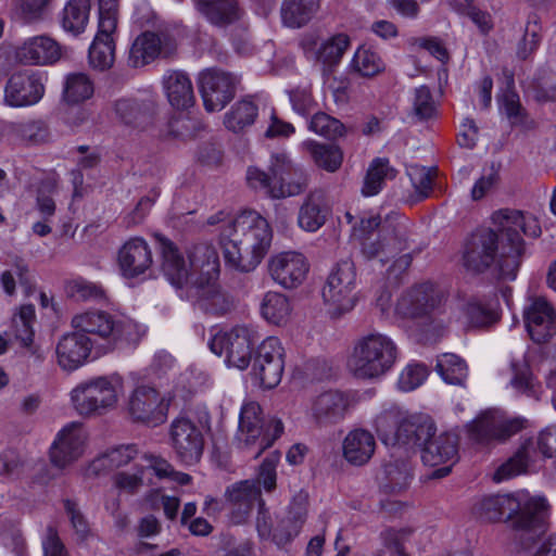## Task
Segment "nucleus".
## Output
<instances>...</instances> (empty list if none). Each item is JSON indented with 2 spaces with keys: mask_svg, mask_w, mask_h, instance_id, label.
Returning a JSON list of instances; mask_svg holds the SVG:
<instances>
[{
  "mask_svg": "<svg viewBox=\"0 0 556 556\" xmlns=\"http://www.w3.org/2000/svg\"><path fill=\"white\" fill-rule=\"evenodd\" d=\"M377 432L386 445L419 447L422 463L430 467L443 465L433 471L434 478L451 472L458 459V435L451 431L437 434L433 419H381Z\"/></svg>",
  "mask_w": 556,
  "mask_h": 556,
  "instance_id": "nucleus-1",
  "label": "nucleus"
},
{
  "mask_svg": "<svg viewBox=\"0 0 556 556\" xmlns=\"http://www.w3.org/2000/svg\"><path fill=\"white\" fill-rule=\"evenodd\" d=\"M268 222L256 212H243L225 224L220 244L228 265L242 273L254 270L267 254L271 243Z\"/></svg>",
  "mask_w": 556,
  "mask_h": 556,
  "instance_id": "nucleus-2",
  "label": "nucleus"
},
{
  "mask_svg": "<svg viewBox=\"0 0 556 556\" xmlns=\"http://www.w3.org/2000/svg\"><path fill=\"white\" fill-rule=\"evenodd\" d=\"M477 517L488 521L503 518L517 531L544 533L549 518V504L542 495H531L526 490L507 494H491L478 500L473 506Z\"/></svg>",
  "mask_w": 556,
  "mask_h": 556,
  "instance_id": "nucleus-3",
  "label": "nucleus"
},
{
  "mask_svg": "<svg viewBox=\"0 0 556 556\" xmlns=\"http://www.w3.org/2000/svg\"><path fill=\"white\" fill-rule=\"evenodd\" d=\"M492 220L501 232L500 271L504 277L515 279L525 252L520 236L536 238L541 235L539 222L531 215L510 208L500 210L492 215Z\"/></svg>",
  "mask_w": 556,
  "mask_h": 556,
  "instance_id": "nucleus-4",
  "label": "nucleus"
},
{
  "mask_svg": "<svg viewBox=\"0 0 556 556\" xmlns=\"http://www.w3.org/2000/svg\"><path fill=\"white\" fill-rule=\"evenodd\" d=\"M269 173L250 167L247 180L253 189L263 190L273 199H283L302 193L308 186L305 172L295 166L287 153L271 154Z\"/></svg>",
  "mask_w": 556,
  "mask_h": 556,
  "instance_id": "nucleus-5",
  "label": "nucleus"
},
{
  "mask_svg": "<svg viewBox=\"0 0 556 556\" xmlns=\"http://www.w3.org/2000/svg\"><path fill=\"white\" fill-rule=\"evenodd\" d=\"M397 354V346L390 337L371 332L356 341L348 367L359 379L379 378L394 366Z\"/></svg>",
  "mask_w": 556,
  "mask_h": 556,
  "instance_id": "nucleus-6",
  "label": "nucleus"
},
{
  "mask_svg": "<svg viewBox=\"0 0 556 556\" xmlns=\"http://www.w3.org/2000/svg\"><path fill=\"white\" fill-rule=\"evenodd\" d=\"M381 219L378 215L362 217L354 233L362 241V252L366 258H378L384 264L389 258L406 249V238L404 228L399 226L390 229L382 226L372 239L375 231L380 227Z\"/></svg>",
  "mask_w": 556,
  "mask_h": 556,
  "instance_id": "nucleus-7",
  "label": "nucleus"
},
{
  "mask_svg": "<svg viewBox=\"0 0 556 556\" xmlns=\"http://www.w3.org/2000/svg\"><path fill=\"white\" fill-rule=\"evenodd\" d=\"M257 332L249 326H236L229 331L215 333L208 342L211 351L225 355L228 365L238 369H245L252 355V346L258 340Z\"/></svg>",
  "mask_w": 556,
  "mask_h": 556,
  "instance_id": "nucleus-8",
  "label": "nucleus"
},
{
  "mask_svg": "<svg viewBox=\"0 0 556 556\" xmlns=\"http://www.w3.org/2000/svg\"><path fill=\"white\" fill-rule=\"evenodd\" d=\"M356 270L351 260L339 262L330 273L323 298L338 314L350 312L356 303Z\"/></svg>",
  "mask_w": 556,
  "mask_h": 556,
  "instance_id": "nucleus-9",
  "label": "nucleus"
},
{
  "mask_svg": "<svg viewBox=\"0 0 556 556\" xmlns=\"http://www.w3.org/2000/svg\"><path fill=\"white\" fill-rule=\"evenodd\" d=\"M89 434L79 421L65 425L56 434L49 448L51 464L64 469L79 460L87 451Z\"/></svg>",
  "mask_w": 556,
  "mask_h": 556,
  "instance_id": "nucleus-10",
  "label": "nucleus"
},
{
  "mask_svg": "<svg viewBox=\"0 0 556 556\" xmlns=\"http://www.w3.org/2000/svg\"><path fill=\"white\" fill-rule=\"evenodd\" d=\"M240 78L222 68H206L199 75V89L207 112L223 110L235 97Z\"/></svg>",
  "mask_w": 556,
  "mask_h": 556,
  "instance_id": "nucleus-11",
  "label": "nucleus"
},
{
  "mask_svg": "<svg viewBox=\"0 0 556 556\" xmlns=\"http://www.w3.org/2000/svg\"><path fill=\"white\" fill-rule=\"evenodd\" d=\"M444 302L443 292L433 283L416 285L404 292L397 301L396 313L414 320H433V314Z\"/></svg>",
  "mask_w": 556,
  "mask_h": 556,
  "instance_id": "nucleus-12",
  "label": "nucleus"
},
{
  "mask_svg": "<svg viewBox=\"0 0 556 556\" xmlns=\"http://www.w3.org/2000/svg\"><path fill=\"white\" fill-rule=\"evenodd\" d=\"M501 254V244L497 233L492 229H482L471 235L467 241L463 254L464 266L473 273H483L491 266L500 271L498 258Z\"/></svg>",
  "mask_w": 556,
  "mask_h": 556,
  "instance_id": "nucleus-13",
  "label": "nucleus"
},
{
  "mask_svg": "<svg viewBox=\"0 0 556 556\" xmlns=\"http://www.w3.org/2000/svg\"><path fill=\"white\" fill-rule=\"evenodd\" d=\"M45 94V75L38 71L13 73L4 87V103L12 108L38 103Z\"/></svg>",
  "mask_w": 556,
  "mask_h": 556,
  "instance_id": "nucleus-14",
  "label": "nucleus"
},
{
  "mask_svg": "<svg viewBox=\"0 0 556 556\" xmlns=\"http://www.w3.org/2000/svg\"><path fill=\"white\" fill-rule=\"evenodd\" d=\"M283 355V348L276 337H268L260 344L252 371L263 388L279 384L285 368Z\"/></svg>",
  "mask_w": 556,
  "mask_h": 556,
  "instance_id": "nucleus-15",
  "label": "nucleus"
},
{
  "mask_svg": "<svg viewBox=\"0 0 556 556\" xmlns=\"http://www.w3.org/2000/svg\"><path fill=\"white\" fill-rule=\"evenodd\" d=\"M283 429L280 419H239L237 438L244 447H256L254 457L257 458L282 434Z\"/></svg>",
  "mask_w": 556,
  "mask_h": 556,
  "instance_id": "nucleus-16",
  "label": "nucleus"
},
{
  "mask_svg": "<svg viewBox=\"0 0 556 556\" xmlns=\"http://www.w3.org/2000/svg\"><path fill=\"white\" fill-rule=\"evenodd\" d=\"M309 270L306 257L294 251L280 252L270 257L268 273L271 279L285 289L301 286Z\"/></svg>",
  "mask_w": 556,
  "mask_h": 556,
  "instance_id": "nucleus-17",
  "label": "nucleus"
},
{
  "mask_svg": "<svg viewBox=\"0 0 556 556\" xmlns=\"http://www.w3.org/2000/svg\"><path fill=\"white\" fill-rule=\"evenodd\" d=\"M170 439L176 456L182 464L194 465L201 459L204 439L191 419H175L170 427Z\"/></svg>",
  "mask_w": 556,
  "mask_h": 556,
  "instance_id": "nucleus-18",
  "label": "nucleus"
},
{
  "mask_svg": "<svg viewBox=\"0 0 556 556\" xmlns=\"http://www.w3.org/2000/svg\"><path fill=\"white\" fill-rule=\"evenodd\" d=\"M116 262L124 278H138L153 265L151 247L142 237L129 238L118 249Z\"/></svg>",
  "mask_w": 556,
  "mask_h": 556,
  "instance_id": "nucleus-19",
  "label": "nucleus"
},
{
  "mask_svg": "<svg viewBox=\"0 0 556 556\" xmlns=\"http://www.w3.org/2000/svg\"><path fill=\"white\" fill-rule=\"evenodd\" d=\"M530 338L536 343L547 342L556 332V311L544 296H532L523 312Z\"/></svg>",
  "mask_w": 556,
  "mask_h": 556,
  "instance_id": "nucleus-20",
  "label": "nucleus"
},
{
  "mask_svg": "<svg viewBox=\"0 0 556 556\" xmlns=\"http://www.w3.org/2000/svg\"><path fill=\"white\" fill-rule=\"evenodd\" d=\"M523 419H472L467 431L476 443L504 442L525 428Z\"/></svg>",
  "mask_w": 556,
  "mask_h": 556,
  "instance_id": "nucleus-21",
  "label": "nucleus"
},
{
  "mask_svg": "<svg viewBox=\"0 0 556 556\" xmlns=\"http://www.w3.org/2000/svg\"><path fill=\"white\" fill-rule=\"evenodd\" d=\"M225 496L231 506V521L237 525H241L248 519L255 504H258L260 509L264 506L261 490L252 480L231 484L226 489Z\"/></svg>",
  "mask_w": 556,
  "mask_h": 556,
  "instance_id": "nucleus-22",
  "label": "nucleus"
},
{
  "mask_svg": "<svg viewBox=\"0 0 556 556\" xmlns=\"http://www.w3.org/2000/svg\"><path fill=\"white\" fill-rule=\"evenodd\" d=\"M60 58L61 46L46 35L28 38L15 51L16 61L24 65H49Z\"/></svg>",
  "mask_w": 556,
  "mask_h": 556,
  "instance_id": "nucleus-23",
  "label": "nucleus"
},
{
  "mask_svg": "<svg viewBox=\"0 0 556 556\" xmlns=\"http://www.w3.org/2000/svg\"><path fill=\"white\" fill-rule=\"evenodd\" d=\"M172 396H163L148 384L138 386L128 400V412L134 417H165L168 414Z\"/></svg>",
  "mask_w": 556,
  "mask_h": 556,
  "instance_id": "nucleus-24",
  "label": "nucleus"
},
{
  "mask_svg": "<svg viewBox=\"0 0 556 556\" xmlns=\"http://www.w3.org/2000/svg\"><path fill=\"white\" fill-rule=\"evenodd\" d=\"M155 239L160 245L161 269L164 276L176 288L188 285L191 279V269L178 247L162 235H155Z\"/></svg>",
  "mask_w": 556,
  "mask_h": 556,
  "instance_id": "nucleus-25",
  "label": "nucleus"
},
{
  "mask_svg": "<svg viewBox=\"0 0 556 556\" xmlns=\"http://www.w3.org/2000/svg\"><path fill=\"white\" fill-rule=\"evenodd\" d=\"M168 37L164 34L146 30L132 41L128 52V65L143 67L166 54Z\"/></svg>",
  "mask_w": 556,
  "mask_h": 556,
  "instance_id": "nucleus-26",
  "label": "nucleus"
},
{
  "mask_svg": "<svg viewBox=\"0 0 556 556\" xmlns=\"http://www.w3.org/2000/svg\"><path fill=\"white\" fill-rule=\"evenodd\" d=\"M330 214L331 204L327 192L316 188L307 193L300 206L298 224L305 231L315 232L325 225Z\"/></svg>",
  "mask_w": 556,
  "mask_h": 556,
  "instance_id": "nucleus-27",
  "label": "nucleus"
},
{
  "mask_svg": "<svg viewBox=\"0 0 556 556\" xmlns=\"http://www.w3.org/2000/svg\"><path fill=\"white\" fill-rule=\"evenodd\" d=\"M91 349V340L78 330L64 334L56 345L58 363L65 370H75L87 361Z\"/></svg>",
  "mask_w": 556,
  "mask_h": 556,
  "instance_id": "nucleus-28",
  "label": "nucleus"
},
{
  "mask_svg": "<svg viewBox=\"0 0 556 556\" xmlns=\"http://www.w3.org/2000/svg\"><path fill=\"white\" fill-rule=\"evenodd\" d=\"M377 447L375 435L363 428H355L342 440V456L345 462L355 467L369 463Z\"/></svg>",
  "mask_w": 556,
  "mask_h": 556,
  "instance_id": "nucleus-29",
  "label": "nucleus"
},
{
  "mask_svg": "<svg viewBox=\"0 0 556 556\" xmlns=\"http://www.w3.org/2000/svg\"><path fill=\"white\" fill-rule=\"evenodd\" d=\"M114 113L119 123L136 130H144L153 123L152 102L123 98L114 103Z\"/></svg>",
  "mask_w": 556,
  "mask_h": 556,
  "instance_id": "nucleus-30",
  "label": "nucleus"
},
{
  "mask_svg": "<svg viewBox=\"0 0 556 556\" xmlns=\"http://www.w3.org/2000/svg\"><path fill=\"white\" fill-rule=\"evenodd\" d=\"M72 326L75 330L86 334H94L102 339H116L119 334V323L103 311H90L73 317Z\"/></svg>",
  "mask_w": 556,
  "mask_h": 556,
  "instance_id": "nucleus-31",
  "label": "nucleus"
},
{
  "mask_svg": "<svg viewBox=\"0 0 556 556\" xmlns=\"http://www.w3.org/2000/svg\"><path fill=\"white\" fill-rule=\"evenodd\" d=\"M197 9L211 24L218 27L240 21L244 13L239 0H200Z\"/></svg>",
  "mask_w": 556,
  "mask_h": 556,
  "instance_id": "nucleus-32",
  "label": "nucleus"
},
{
  "mask_svg": "<svg viewBox=\"0 0 556 556\" xmlns=\"http://www.w3.org/2000/svg\"><path fill=\"white\" fill-rule=\"evenodd\" d=\"M500 319L496 309L478 299H469L459 308L458 320L465 330L485 329Z\"/></svg>",
  "mask_w": 556,
  "mask_h": 556,
  "instance_id": "nucleus-33",
  "label": "nucleus"
},
{
  "mask_svg": "<svg viewBox=\"0 0 556 556\" xmlns=\"http://www.w3.org/2000/svg\"><path fill=\"white\" fill-rule=\"evenodd\" d=\"M356 400L340 391H328L312 401L311 410L314 417H339L352 414Z\"/></svg>",
  "mask_w": 556,
  "mask_h": 556,
  "instance_id": "nucleus-34",
  "label": "nucleus"
},
{
  "mask_svg": "<svg viewBox=\"0 0 556 556\" xmlns=\"http://www.w3.org/2000/svg\"><path fill=\"white\" fill-rule=\"evenodd\" d=\"M536 459V450L534 441L526 439L516 453L506 462L498 466L493 475V480L497 483L513 479L526 473L529 466Z\"/></svg>",
  "mask_w": 556,
  "mask_h": 556,
  "instance_id": "nucleus-35",
  "label": "nucleus"
},
{
  "mask_svg": "<svg viewBox=\"0 0 556 556\" xmlns=\"http://www.w3.org/2000/svg\"><path fill=\"white\" fill-rule=\"evenodd\" d=\"M191 276L200 273L206 279L216 277L219 273V257L214 245L207 242L192 244L187 250Z\"/></svg>",
  "mask_w": 556,
  "mask_h": 556,
  "instance_id": "nucleus-36",
  "label": "nucleus"
},
{
  "mask_svg": "<svg viewBox=\"0 0 556 556\" xmlns=\"http://www.w3.org/2000/svg\"><path fill=\"white\" fill-rule=\"evenodd\" d=\"M114 34L115 30L104 31L103 28L98 27L88 52L89 64L92 68L103 72L113 66L116 49Z\"/></svg>",
  "mask_w": 556,
  "mask_h": 556,
  "instance_id": "nucleus-37",
  "label": "nucleus"
},
{
  "mask_svg": "<svg viewBox=\"0 0 556 556\" xmlns=\"http://www.w3.org/2000/svg\"><path fill=\"white\" fill-rule=\"evenodd\" d=\"M351 46L346 34L339 33L320 41L315 51L316 61L323 65L324 72H332L341 62Z\"/></svg>",
  "mask_w": 556,
  "mask_h": 556,
  "instance_id": "nucleus-38",
  "label": "nucleus"
},
{
  "mask_svg": "<svg viewBox=\"0 0 556 556\" xmlns=\"http://www.w3.org/2000/svg\"><path fill=\"white\" fill-rule=\"evenodd\" d=\"M90 0H70L59 14L64 31L78 36L86 30L90 14Z\"/></svg>",
  "mask_w": 556,
  "mask_h": 556,
  "instance_id": "nucleus-39",
  "label": "nucleus"
},
{
  "mask_svg": "<svg viewBox=\"0 0 556 556\" xmlns=\"http://www.w3.org/2000/svg\"><path fill=\"white\" fill-rule=\"evenodd\" d=\"M164 87L174 108L187 109L194 103L193 87L187 74L178 71L168 73L164 78Z\"/></svg>",
  "mask_w": 556,
  "mask_h": 556,
  "instance_id": "nucleus-40",
  "label": "nucleus"
},
{
  "mask_svg": "<svg viewBox=\"0 0 556 556\" xmlns=\"http://www.w3.org/2000/svg\"><path fill=\"white\" fill-rule=\"evenodd\" d=\"M302 147L308 153L314 164L328 173H336L342 165L343 152L336 144L306 140Z\"/></svg>",
  "mask_w": 556,
  "mask_h": 556,
  "instance_id": "nucleus-41",
  "label": "nucleus"
},
{
  "mask_svg": "<svg viewBox=\"0 0 556 556\" xmlns=\"http://www.w3.org/2000/svg\"><path fill=\"white\" fill-rule=\"evenodd\" d=\"M321 0H285L281 5V18L285 25L300 28L306 25L317 13Z\"/></svg>",
  "mask_w": 556,
  "mask_h": 556,
  "instance_id": "nucleus-42",
  "label": "nucleus"
},
{
  "mask_svg": "<svg viewBox=\"0 0 556 556\" xmlns=\"http://www.w3.org/2000/svg\"><path fill=\"white\" fill-rule=\"evenodd\" d=\"M258 115V106L252 97L237 101L225 114L224 124L227 129L239 132L254 124Z\"/></svg>",
  "mask_w": 556,
  "mask_h": 556,
  "instance_id": "nucleus-43",
  "label": "nucleus"
},
{
  "mask_svg": "<svg viewBox=\"0 0 556 556\" xmlns=\"http://www.w3.org/2000/svg\"><path fill=\"white\" fill-rule=\"evenodd\" d=\"M4 129L25 144L29 146L45 143L50 138L48 126L39 119L11 122L4 125Z\"/></svg>",
  "mask_w": 556,
  "mask_h": 556,
  "instance_id": "nucleus-44",
  "label": "nucleus"
},
{
  "mask_svg": "<svg viewBox=\"0 0 556 556\" xmlns=\"http://www.w3.org/2000/svg\"><path fill=\"white\" fill-rule=\"evenodd\" d=\"M94 85L85 73H71L65 77L63 100L68 104H78L92 97Z\"/></svg>",
  "mask_w": 556,
  "mask_h": 556,
  "instance_id": "nucleus-45",
  "label": "nucleus"
},
{
  "mask_svg": "<svg viewBox=\"0 0 556 556\" xmlns=\"http://www.w3.org/2000/svg\"><path fill=\"white\" fill-rule=\"evenodd\" d=\"M396 170L389 165L387 159H375L366 173L362 193L365 197L376 195L382 189L386 179H393Z\"/></svg>",
  "mask_w": 556,
  "mask_h": 556,
  "instance_id": "nucleus-46",
  "label": "nucleus"
},
{
  "mask_svg": "<svg viewBox=\"0 0 556 556\" xmlns=\"http://www.w3.org/2000/svg\"><path fill=\"white\" fill-rule=\"evenodd\" d=\"M351 70L362 77L372 78L386 70L380 54L367 47H358L351 61Z\"/></svg>",
  "mask_w": 556,
  "mask_h": 556,
  "instance_id": "nucleus-47",
  "label": "nucleus"
},
{
  "mask_svg": "<svg viewBox=\"0 0 556 556\" xmlns=\"http://www.w3.org/2000/svg\"><path fill=\"white\" fill-rule=\"evenodd\" d=\"M136 454L137 450L132 445L117 446L93 459L89 466V471L99 475L105 470L123 467L132 460Z\"/></svg>",
  "mask_w": 556,
  "mask_h": 556,
  "instance_id": "nucleus-48",
  "label": "nucleus"
},
{
  "mask_svg": "<svg viewBox=\"0 0 556 556\" xmlns=\"http://www.w3.org/2000/svg\"><path fill=\"white\" fill-rule=\"evenodd\" d=\"M261 313L269 323L282 325L291 314V305L285 294L269 291L263 298Z\"/></svg>",
  "mask_w": 556,
  "mask_h": 556,
  "instance_id": "nucleus-49",
  "label": "nucleus"
},
{
  "mask_svg": "<svg viewBox=\"0 0 556 556\" xmlns=\"http://www.w3.org/2000/svg\"><path fill=\"white\" fill-rule=\"evenodd\" d=\"M437 368L441 377L451 384H463L468 376L467 364L453 353H445L438 359Z\"/></svg>",
  "mask_w": 556,
  "mask_h": 556,
  "instance_id": "nucleus-50",
  "label": "nucleus"
},
{
  "mask_svg": "<svg viewBox=\"0 0 556 556\" xmlns=\"http://www.w3.org/2000/svg\"><path fill=\"white\" fill-rule=\"evenodd\" d=\"M51 2L52 0H13L12 16L25 24L39 22Z\"/></svg>",
  "mask_w": 556,
  "mask_h": 556,
  "instance_id": "nucleus-51",
  "label": "nucleus"
},
{
  "mask_svg": "<svg viewBox=\"0 0 556 556\" xmlns=\"http://www.w3.org/2000/svg\"><path fill=\"white\" fill-rule=\"evenodd\" d=\"M511 370L514 372V377L511 379V384L514 386V388L527 394L528 396H532L539 400L540 394L542 393V387L534 379L527 362L513 361Z\"/></svg>",
  "mask_w": 556,
  "mask_h": 556,
  "instance_id": "nucleus-52",
  "label": "nucleus"
},
{
  "mask_svg": "<svg viewBox=\"0 0 556 556\" xmlns=\"http://www.w3.org/2000/svg\"><path fill=\"white\" fill-rule=\"evenodd\" d=\"M542 39L541 18L536 13L528 16L525 34L518 45L517 55L526 60L539 48Z\"/></svg>",
  "mask_w": 556,
  "mask_h": 556,
  "instance_id": "nucleus-53",
  "label": "nucleus"
},
{
  "mask_svg": "<svg viewBox=\"0 0 556 556\" xmlns=\"http://www.w3.org/2000/svg\"><path fill=\"white\" fill-rule=\"evenodd\" d=\"M35 317V306L33 304H24L12 318L14 337L24 346H29L33 343Z\"/></svg>",
  "mask_w": 556,
  "mask_h": 556,
  "instance_id": "nucleus-54",
  "label": "nucleus"
},
{
  "mask_svg": "<svg viewBox=\"0 0 556 556\" xmlns=\"http://www.w3.org/2000/svg\"><path fill=\"white\" fill-rule=\"evenodd\" d=\"M93 391H88L85 383L78 384L71 392V400L75 407V410L79 415L89 416L92 414L102 415L106 413V406L102 403H99L94 396H92Z\"/></svg>",
  "mask_w": 556,
  "mask_h": 556,
  "instance_id": "nucleus-55",
  "label": "nucleus"
},
{
  "mask_svg": "<svg viewBox=\"0 0 556 556\" xmlns=\"http://www.w3.org/2000/svg\"><path fill=\"white\" fill-rule=\"evenodd\" d=\"M308 128L328 139L341 137L345 131L344 125L339 119L324 112H317L312 116Z\"/></svg>",
  "mask_w": 556,
  "mask_h": 556,
  "instance_id": "nucleus-56",
  "label": "nucleus"
},
{
  "mask_svg": "<svg viewBox=\"0 0 556 556\" xmlns=\"http://www.w3.org/2000/svg\"><path fill=\"white\" fill-rule=\"evenodd\" d=\"M435 173L437 170L434 168L424 166L410 167L408 176L419 199L428 198L431 194Z\"/></svg>",
  "mask_w": 556,
  "mask_h": 556,
  "instance_id": "nucleus-57",
  "label": "nucleus"
},
{
  "mask_svg": "<svg viewBox=\"0 0 556 556\" xmlns=\"http://www.w3.org/2000/svg\"><path fill=\"white\" fill-rule=\"evenodd\" d=\"M88 391H93L92 396L106 407H113L117 403V394L114 386L104 377L84 382Z\"/></svg>",
  "mask_w": 556,
  "mask_h": 556,
  "instance_id": "nucleus-58",
  "label": "nucleus"
},
{
  "mask_svg": "<svg viewBox=\"0 0 556 556\" xmlns=\"http://www.w3.org/2000/svg\"><path fill=\"white\" fill-rule=\"evenodd\" d=\"M429 371L424 364H409L400 375L399 387L403 391H413L424 383Z\"/></svg>",
  "mask_w": 556,
  "mask_h": 556,
  "instance_id": "nucleus-59",
  "label": "nucleus"
},
{
  "mask_svg": "<svg viewBox=\"0 0 556 556\" xmlns=\"http://www.w3.org/2000/svg\"><path fill=\"white\" fill-rule=\"evenodd\" d=\"M280 460V454L274 452L269 454L261 464L257 473L256 485L262 484L266 492H271L276 488L277 472L276 468Z\"/></svg>",
  "mask_w": 556,
  "mask_h": 556,
  "instance_id": "nucleus-60",
  "label": "nucleus"
},
{
  "mask_svg": "<svg viewBox=\"0 0 556 556\" xmlns=\"http://www.w3.org/2000/svg\"><path fill=\"white\" fill-rule=\"evenodd\" d=\"M149 467L160 479H169L180 485H186L191 481V477L188 473L176 471L174 467L162 457L151 456Z\"/></svg>",
  "mask_w": 556,
  "mask_h": 556,
  "instance_id": "nucleus-61",
  "label": "nucleus"
},
{
  "mask_svg": "<svg viewBox=\"0 0 556 556\" xmlns=\"http://www.w3.org/2000/svg\"><path fill=\"white\" fill-rule=\"evenodd\" d=\"M435 111L437 109L430 89L426 86L416 88L414 96L415 115L419 119H428L434 116Z\"/></svg>",
  "mask_w": 556,
  "mask_h": 556,
  "instance_id": "nucleus-62",
  "label": "nucleus"
},
{
  "mask_svg": "<svg viewBox=\"0 0 556 556\" xmlns=\"http://www.w3.org/2000/svg\"><path fill=\"white\" fill-rule=\"evenodd\" d=\"M147 501L153 509H156L161 506L163 508L164 515L169 520H174L177 517V513L180 506V501L177 496L166 495L161 493L160 490H153L148 494Z\"/></svg>",
  "mask_w": 556,
  "mask_h": 556,
  "instance_id": "nucleus-63",
  "label": "nucleus"
},
{
  "mask_svg": "<svg viewBox=\"0 0 556 556\" xmlns=\"http://www.w3.org/2000/svg\"><path fill=\"white\" fill-rule=\"evenodd\" d=\"M530 531H519V541L521 548L515 556H547L546 541L539 543L538 539L542 535Z\"/></svg>",
  "mask_w": 556,
  "mask_h": 556,
  "instance_id": "nucleus-64",
  "label": "nucleus"
}]
</instances>
